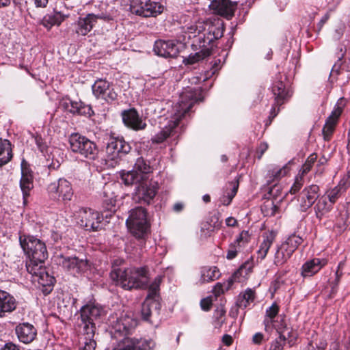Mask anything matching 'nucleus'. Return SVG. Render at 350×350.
I'll list each match as a JSON object with an SVG mask.
<instances>
[{
    "mask_svg": "<svg viewBox=\"0 0 350 350\" xmlns=\"http://www.w3.org/2000/svg\"><path fill=\"white\" fill-rule=\"evenodd\" d=\"M137 321L131 314H122L111 324L112 336L115 338L122 336L116 348L113 350H152L155 342L142 338L131 337L129 335L136 327Z\"/></svg>",
    "mask_w": 350,
    "mask_h": 350,
    "instance_id": "nucleus-1",
    "label": "nucleus"
},
{
    "mask_svg": "<svg viewBox=\"0 0 350 350\" xmlns=\"http://www.w3.org/2000/svg\"><path fill=\"white\" fill-rule=\"evenodd\" d=\"M200 95L201 90L200 88L185 90L180 94V100L174 107L175 113L172 120H170L167 125L165 126L158 133L152 137V143L161 144L173 135L180 119L186 113L189 111L195 103L201 100Z\"/></svg>",
    "mask_w": 350,
    "mask_h": 350,
    "instance_id": "nucleus-2",
    "label": "nucleus"
},
{
    "mask_svg": "<svg viewBox=\"0 0 350 350\" xmlns=\"http://www.w3.org/2000/svg\"><path fill=\"white\" fill-rule=\"evenodd\" d=\"M122 262V260H115L112 265L110 278L116 282V285L125 290L146 288L150 279L148 269L146 267L126 269L118 267Z\"/></svg>",
    "mask_w": 350,
    "mask_h": 350,
    "instance_id": "nucleus-3",
    "label": "nucleus"
},
{
    "mask_svg": "<svg viewBox=\"0 0 350 350\" xmlns=\"http://www.w3.org/2000/svg\"><path fill=\"white\" fill-rule=\"evenodd\" d=\"M224 29L211 21H199L185 27V33L189 38L198 37L200 46L210 45L213 41L222 37Z\"/></svg>",
    "mask_w": 350,
    "mask_h": 350,
    "instance_id": "nucleus-4",
    "label": "nucleus"
},
{
    "mask_svg": "<svg viewBox=\"0 0 350 350\" xmlns=\"http://www.w3.org/2000/svg\"><path fill=\"white\" fill-rule=\"evenodd\" d=\"M126 224L134 237L137 239H145L150 229L147 210L142 206L131 209Z\"/></svg>",
    "mask_w": 350,
    "mask_h": 350,
    "instance_id": "nucleus-5",
    "label": "nucleus"
},
{
    "mask_svg": "<svg viewBox=\"0 0 350 350\" xmlns=\"http://www.w3.org/2000/svg\"><path fill=\"white\" fill-rule=\"evenodd\" d=\"M19 241L21 247L28 258H32L37 262L45 261L48 258V252L45 243L32 235L20 234Z\"/></svg>",
    "mask_w": 350,
    "mask_h": 350,
    "instance_id": "nucleus-6",
    "label": "nucleus"
},
{
    "mask_svg": "<svg viewBox=\"0 0 350 350\" xmlns=\"http://www.w3.org/2000/svg\"><path fill=\"white\" fill-rule=\"evenodd\" d=\"M70 148L73 152L84 158L94 160L98 154L96 145L92 141L79 133H73L69 137Z\"/></svg>",
    "mask_w": 350,
    "mask_h": 350,
    "instance_id": "nucleus-7",
    "label": "nucleus"
},
{
    "mask_svg": "<svg viewBox=\"0 0 350 350\" xmlns=\"http://www.w3.org/2000/svg\"><path fill=\"white\" fill-rule=\"evenodd\" d=\"M134 184H137V186L132 195L133 202L146 205L152 204L159 189L157 183L148 180H140Z\"/></svg>",
    "mask_w": 350,
    "mask_h": 350,
    "instance_id": "nucleus-8",
    "label": "nucleus"
},
{
    "mask_svg": "<svg viewBox=\"0 0 350 350\" xmlns=\"http://www.w3.org/2000/svg\"><path fill=\"white\" fill-rule=\"evenodd\" d=\"M152 172V167L149 163L142 157L138 158L134 165L133 169L126 172H122L121 178L126 185H131L140 180H149V175Z\"/></svg>",
    "mask_w": 350,
    "mask_h": 350,
    "instance_id": "nucleus-9",
    "label": "nucleus"
},
{
    "mask_svg": "<svg viewBox=\"0 0 350 350\" xmlns=\"http://www.w3.org/2000/svg\"><path fill=\"white\" fill-rule=\"evenodd\" d=\"M302 241L303 239L299 236L296 234L289 236L278 247L274 256V264L280 266L286 262Z\"/></svg>",
    "mask_w": 350,
    "mask_h": 350,
    "instance_id": "nucleus-10",
    "label": "nucleus"
},
{
    "mask_svg": "<svg viewBox=\"0 0 350 350\" xmlns=\"http://www.w3.org/2000/svg\"><path fill=\"white\" fill-rule=\"evenodd\" d=\"M79 225L86 230L97 231L100 228L102 217L91 208H82L78 213Z\"/></svg>",
    "mask_w": 350,
    "mask_h": 350,
    "instance_id": "nucleus-11",
    "label": "nucleus"
},
{
    "mask_svg": "<svg viewBox=\"0 0 350 350\" xmlns=\"http://www.w3.org/2000/svg\"><path fill=\"white\" fill-rule=\"evenodd\" d=\"M48 191L51 196L62 201H70L73 196L71 183L65 178H59L48 186Z\"/></svg>",
    "mask_w": 350,
    "mask_h": 350,
    "instance_id": "nucleus-12",
    "label": "nucleus"
},
{
    "mask_svg": "<svg viewBox=\"0 0 350 350\" xmlns=\"http://www.w3.org/2000/svg\"><path fill=\"white\" fill-rule=\"evenodd\" d=\"M26 263L27 271L33 276L38 277V282L41 285L51 286L55 282V278L49 275L45 271L44 261L37 262L32 258Z\"/></svg>",
    "mask_w": 350,
    "mask_h": 350,
    "instance_id": "nucleus-13",
    "label": "nucleus"
},
{
    "mask_svg": "<svg viewBox=\"0 0 350 350\" xmlns=\"http://www.w3.org/2000/svg\"><path fill=\"white\" fill-rule=\"evenodd\" d=\"M57 263L74 275L85 271L89 267V262L86 259H80L76 256H59L57 257Z\"/></svg>",
    "mask_w": 350,
    "mask_h": 350,
    "instance_id": "nucleus-14",
    "label": "nucleus"
},
{
    "mask_svg": "<svg viewBox=\"0 0 350 350\" xmlns=\"http://www.w3.org/2000/svg\"><path fill=\"white\" fill-rule=\"evenodd\" d=\"M131 147L123 138L111 137L106 147L108 159L116 161L130 152Z\"/></svg>",
    "mask_w": 350,
    "mask_h": 350,
    "instance_id": "nucleus-15",
    "label": "nucleus"
},
{
    "mask_svg": "<svg viewBox=\"0 0 350 350\" xmlns=\"http://www.w3.org/2000/svg\"><path fill=\"white\" fill-rule=\"evenodd\" d=\"M92 92L97 98L111 102L117 98L118 94L111 84L105 79H98L92 87Z\"/></svg>",
    "mask_w": 350,
    "mask_h": 350,
    "instance_id": "nucleus-16",
    "label": "nucleus"
},
{
    "mask_svg": "<svg viewBox=\"0 0 350 350\" xmlns=\"http://www.w3.org/2000/svg\"><path fill=\"white\" fill-rule=\"evenodd\" d=\"M319 197V187L317 185H312L305 187L299 196L298 201L301 211H306L310 208Z\"/></svg>",
    "mask_w": 350,
    "mask_h": 350,
    "instance_id": "nucleus-17",
    "label": "nucleus"
},
{
    "mask_svg": "<svg viewBox=\"0 0 350 350\" xmlns=\"http://www.w3.org/2000/svg\"><path fill=\"white\" fill-rule=\"evenodd\" d=\"M237 5V3L230 0H212L209 8L215 14L230 19L234 16Z\"/></svg>",
    "mask_w": 350,
    "mask_h": 350,
    "instance_id": "nucleus-18",
    "label": "nucleus"
},
{
    "mask_svg": "<svg viewBox=\"0 0 350 350\" xmlns=\"http://www.w3.org/2000/svg\"><path fill=\"white\" fill-rule=\"evenodd\" d=\"M154 53L163 57H176L179 53L177 43L174 40H159L154 45Z\"/></svg>",
    "mask_w": 350,
    "mask_h": 350,
    "instance_id": "nucleus-19",
    "label": "nucleus"
},
{
    "mask_svg": "<svg viewBox=\"0 0 350 350\" xmlns=\"http://www.w3.org/2000/svg\"><path fill=\"white\" fill-rule=\"evenodd\" d=\"M122 118L124 124L135 131L144 130L146 127V123L133 108L123 111Z\"/></svg>",
    "mask_w": 350,
    "mask_h": 350,
    "instance_id": "nucleus-20",
    "label": "nucleus"
},
{
    "mask_svg": "<svg viewBox=\"0 0 350 350\" xmlns=\"http://www.w3.org/2000/svg\"><path fill=\"white\" fill-rule=\"evenodd\" d=\"M98 19L107 20L108 17L103 14L97 15L88 14L83 18H79L76 29L77 33L81 36H86L90 32Z\"/></svg>",
    "mask_w": 350,
    "mask_h": 350,
    "instance_id": "nucleus-21",
    "label": "nucleus"
},
{
    "mask_svg": "<svg viewBox=\"0 0 350 350\" xmlns=\"http://www.w3.org/2000/svg\"><path fill=\"white\" fill-rule=\"evenodd\" d=\"M20 187L23 193L24 204L30 195V191L33 188V176L32 171L23 162L21 164V178Z\"/></svg>",
    "mask_w": 350,
    "mask_h": 350,
    "instance_id": "nucleus-22",
    "label": "nucleus"
},
{
    "mask_svg": "<svg viewBox=\"0 0 350 350\" xmlns=\"http://www.w3.org/2000/svg\"><path fill=\"white\" fill-rule=\"evenodd\" d=\"M342 109L339 106H336L331 114L327 117L322 129V133L325 141H329L334 133L338 119Z\"/></svg>",
    "mask_w": 350,
    "mask_h": 350,
    "instance_id": "nucleus-23",
    "label": "nucleus"
},
{
    "mask_svg": "<svg viewBox=\"0 0 350 350\" xmlns=\"http://www.w3.org/2000/svg\"><path fill=\"white\" fill-rule=\"evenodd\" d=\"M15 332L18 340L25 344L31 342L37 336V329L29 323L18 324L15 328Z\"/></svg>",
    "mask_w": 350,
    "mask_h": 350,
    "instance_id": "nucleus-24",
    "label": "nucleus"
},
{
    "mask_svg": "<svg viewBox=\"0 0 350 350\" xmlns=\"http://www.w3.org/2000/svg\"><path fill=\"white\" fill-rule=\"evenodd\" d=\"M161 304L159 300L146 299L142 307V316L144 320L152 322V318L157 319L160 314Z\"/></svg>",
    "mask_w": 350,
    "mask_h": 350,
    "instance_id": "nucleus-25",
    "label": "nucleus"
},
{
    "mask_svg": "<svg viewBox=\"0 0 350 350\" xmlns=\"http://www.w3.org/2000/svg\"><path fill=\"white\" fill-rule=\"evenodd\" d=\"M103 312L100 306L94 304H89L83 306L80 310V319L79 320L95 323Z\"/></svg>",
    "mask_w": 350,
    "mask_h": 350,
    "instance_id": "nucleus-26",
    "label": "nucleus"
},
{
    "mask_svg": "<svg viewBox=\"0 0 350 350\" xmlns=\"http://www.w3.org/2000/svg\"><path fill=\"white\" fill-rule=\"evenodd\" d=\"M16 308V301L9 293L0 290V318L5 316L6 313L13 312Z\"/></svg>",
    "mask_w": 350,
    "mask_h": 350,
    "instance_id": "nucleus-27",
    "label": "nucleus"
},
{
    "mask_svg": "<svg viewBox=\"0 0 350 350\" xmlns=\"http://www.w3.org/2000/svg\"><path fill=\"white\" fill-rule=\"evenodd\" d=\"M327 260L324 258H313L306 262L301 267V275L304 278L310 277L317 273L327 264Z\"/></svg>",
    "mask_w": 350,
    "mask_h": 350,
    "instance_id": "nucleus-28",
    "label": "nucleus"
},
{
    "mask_svg": "<svg viewBox=\"0 0 350 350\" xmlns=\"http://www.w3.org/2000/svg\"><path fill=\"white\" fill-rule=\"evenodd\" d=\"M64 107L71 113L75 115L91 116L93 113L90 106L85 105L81 100H71L64 103Z\"/></svg>",
    "mask_w": 350,
    "mask_h": 350,
    "instance_id": "nucleus-29",
    "label": "nucleus"
},
{
    "mask_svg": "<svg viewBox=\"0 0 350 350\" xmlns=\"http://www.w3.org/2000/svg\"><path fill=\"white\" fill-rule=\"evenodd\" d=\"M77 329L79 339L90 340L91 338H94L96 323L78 320Z\"/></svg>",
    "mask_w": 350,
    "mask_h": 350,
    "instance_id": "nucleus-30",
    "label": "nucleus"
},
{
    "mask_svg": "<svg viewBox=\"0 0 350 350\" xmlns=\"http://www.w3.org/2000/svg\"><path fill=\"white\" fill-rule=\"evenodd\" d=\"M276 233L273 231H269L262 234V241L260 245V247L257 252L258 258L260 260L265 259L269 248L275 241Z\"/></svg>",
    "mask_w": 350,
    "mask_h": 350,
    "instance_id": "nucleus-31",
    "label": "nucleus"
},
{
    "mask_svg": "<svg viewBox=\"0 0 350 350\" xmlns=\"http://www.w3.org/2000/svg\"><path fill=\"white\" fill-rule=\"evenodd\" d=\"M272 92L275 96L274 105L280 106L290 96L288 92L286 90L285 85L282 81H276L273 87Z\"/></svg>",
    "mask_w": 350,
    "mask_h": 350,
    "instance_id": "nucleus-32",
    "label": "nucleus"
},
{
    "mask_svg": "<svg viewBox=\"0 0 350 350\" xmlns=\"http://www.w3.org/2000/svg\"><path fill=\"white\" fill-rule=\"evenodd\" d=\"M116 187L113 185H106L104 187V199L103 203L106 209L110 211H115L116 205L117 201V196L116 195L114 188Z\"/></svg>",
    "mask_w": 350,
    "mask_h": 350,
    "instance_id": "nucleus-33",
    "label": "nucleus"
},
{
    "mask_svg": "<svg viewBox=\"0 0 350 350\" xmlns=\"http://www.w3.org/2000/svg\"><path fill=\"white\" fill-rule=\"evenodd\" d=\"M12 144L9 140L0 138V167L8 163L12 159Z\"/></svg>",
    "mask_w": 350,
    "mask_h": 350,
    "instance_id": "nucleus-34",
    "label": "nucleus"
},
{
    "mask_svg": "<svg viewBox=\"0 0 350 350\" xmlns=\"http://www.w3.org/2000/svg\"><path fill=\"white\" fill-rule=\"evenodd\" d=\"M278 312L279 306L275 303H273L271 306L267 309L265 317L263 321L265 325V329L266 331H269V329L271 327L275 328V325L281 326V325L277 324L274 320V319L277 317Z\"/></svg>",
    "mask_w": 350,
    "mask_h": 350,
    "instance_id": "nucleus-35",
    "label": "nucleus"
},
{
    "mask_svg": "<svg viewBox=\"0 0 350 350\" xmlns=\"http://www.w3.org/2000/svg\"><path fill=\"white\" fill-rule=\"evenodd\" d=\"M219 271L216 267H203L200 271V282H210L219 278Z\"/></svg>",
    "mask_w": 350,
    "mask_h": 350,
    "instance_id": "nucleus-36",
    "label": "nucleus"
},
{
    "mask_svg": "<svg viewBox=\"0 0 350 350\" xmlns=\"http://www.w3.org/2000/svg\"><path fill=\"white\" fill-rule=\"evenodd\" d=\"M66 16L61 12H55L53 14H47L42 20V25L48 30L54 25L59 26L65 19Z\"/></svg>",
    "mask_w": 350,
    "mask_h": 350,
    "instance_id": "nucleus-37",
    "label": "nucleus"
},
{
    "mask_svg": "<svg viewBox=\"0 0 350 350\" xmlns=\"http://www.w3.org/2000/svg\"><path fill=\"white\" fill-rule=\"evenodd\" d=\"M332 208V204H328L327 198L322 196L317 199V202L314 207L315 215L321 219L324 215L328 213Z\"/></svg>",
    "mask_w": 350,
    "mask_h": 350,
    "instance_id": "nucleus-38",
    "label": "nucleus"
},
{
    "mask_svg": "<svg viewBox=\"0 0 350 350\" xmlns=\"http://www.w3.org/2000/svg\"><path fill=\"white\" fill-rule=\"evenodd\" d=\"M208 45L202 46V49L200 51L196 52L194 54L189 55L188 57L184 59L183 63L185 65H192L209 56L211 54V50L208 47Z\"/></svg>",
    "mask_w": 350,
    "mask_h": 350,
    "instance_id": "nucleus-39",
    "label": "nucleus"
},
{
    "mask_svg": "<svg viewBox=\"0 0 350 350\" xmlns=\"http://www.w3.org/2000/svg\"><path fill=\"white\" fill-rule=\"evenodd\" d=\"M255 291L251 288H247L239 295L237 305L239 308L245 309L251 303L254 301Z\"/></svg>",
    "mask_w": 350,
    "mask_h": 350,
    "instance_id": "nucleus-40",
    "label": "nucleus"
},
{
    "mask_svg": "<svg viewBox=\"0 0 350 350\" xmlns=\"http://www.w3.org/2000/svg\"><path fill=\"white\" fill-rule=\"evenodd\" d=\"M275 329L279 334V337L271 343L270 350H282L286 341L284 329H288L283 323H281V326L275 325Z\"/></svg>",
    "mask_w": 350,
    "mask_h": 350,
    "instance_id": "nucleus-41",
    "label": "nucleus"
},
{
    "mask_svg": "<svg viewBox=\"0 0 350 350\" xmlns=\"http://www.w3.org/2000/svg\"><path fill=\"white\" fill-rule=\"evenodd\" d=\"M146 8H148V12L150 13L149 17H155L163 11V6L161 3L150 0L142 1V9L145 10Z\"/></svg>",
    "mask_w": 350,
    "mask_h": 350,
    "instance_id": "nucleus-42",
    "label": "nucleus"
},
{
    "mask_svg": "<svg viewBox=\"0 0 350 350\" xmlns=\"http://www.w3.org/2000/svg\"><path fill=\"white\" fill-rule=\"evenodd\" d=\"M130 11L132 14H135L139 16L149 17L150 13L148 12V8L144 10L142 9L141 0H131L130 2Z\"/></svg>",
    "mask_w": 350,
    "mask_h": 350,
    "instance_id": "nucleus-43",
    "label": "nucleus"
},
{
    "mask_svg": "<svg viewBox=\"0 0 350 350\" xmlns=\"http://www.w3.org/2000/svg\"><path fill=\"white\" fill-rule=\"evenodd\" d=\"M229 185L230 186V191L227 192L226 195H224L220 199L221 204L224 206H228L230 204L233 198L237 194L238 187H239L238 181L232 182V183H229Z\"/></svg>",
    "mask_w": 350,
    "mask_h": 350,
    "instance_id": "nucleus-44",
    "label": "nucleus"
},
{
    "mask_svg": "<svg viewBox=\"0 0 350 350\" xmlns=\"http://www.w3.org/2000/svg\"><path fill=\"white\" fill-rule=\"evenodd\" d=\"M345 190V188L343 187L342 183L340 182L337 186L326 192V198L329 200V203L333 205Z\"/></svg>",
    "mask_w": 350,
    "mask_h": 350,
    "instance_id": "nucleus-45",
    "label": "nucleus"
},
{
    "mask_svg": "<svg viewBox=\"0 0 350 350\" xmlns=\"http://www.w3.org/2000/svg\"><path fill=\"white\" fill-rule=\"evenodd\" d=\"M160 282V279L156 278L153 281V282L148 286V294L146 299L158 300L157 297L158 295V292L159 291Z\"/></svg>",
    "mask_w": 350,
    "mask_h": 350,
    "instance_id": "nucleus-46",
    "label": "nucleus"
},
{
    "mask_svg": "<svg viewBox=\"0 0 350 350\" xmlns=\"http://www.w3.org/2000/svg\"><path fill=\"white\" fill-rule=\"evenodd\" d=\"M262 213L266 216H274L278 211V207L276 206L273 201H266L261 207Z\"/></svg>",
    "mask_w": 350,
    "mask_h": 350,
    "instance_id": "nucleus-47",
    "label": "nucleus"
},
{
    "mask_svg": "<svg viewBox=\"0 0 350 350\" xmlns=\"http://www.w3.org/2000/svg\"><path fill=\"white\" fill-rule=\"evenodd\" d=\"M317 159V155L315 153L311 154L306 159L304 164L302 165L300 170V174L303 176L306 174L312 168L313 164Z\"/></svg>",
    "mask_w": 350,
    "mask_h": 350,
    "instance_id": "nucleus-48",
    "label": "nucleus"
},
{
    "mask_svg": "<svg viewBox=\"0 0 350 350\" xmlns=\"http://www.w3.org/2000/svg\"><path fill=\"white\" fill-rule=\"evenodd\" d=\"M79 350H95L96 342L94 338L90 340L79 339Z\"/></svg>",
    "mask_w": 350,
    "mask_h": 350,
    "instance_id": "nucleus-49",
    "label": "nucleus"
},
{
    "mask_svg": "<svg viewBox=\"0 0 350 350\" xmlns=\"http://www.w3.org/2000/svg\"><path fill=\"white\" fill-rule=\"evenodd\" d=\"M304 183V176L301 174H299L295 177V182L290 189V193L292 194H295L298 192L301 188L303 187Z\"/></svg>",
    "mask_w": 350,
    "mask_h": 350,
    "instance_id": "nucleus-50",
    "label": "nucleus"
},
{
    "mask_svg": "<svg viewBox=\"0 0 350 350\" xmlns=\"http://www.w3.org/2000/svg\"><path fill=\"white\" fill-rule=\"evenodd\" d=\"M288 171V167L286 166H284L280 169L274 168L269 171V174L271 177H273V180H278L287 174Z\"/></svg>",
    "mask_w": 350,
    "mask_h": 350,
    "instance_id": "nucleus-51",
    "label": "nucleus"
},
{
    "mask_svg": "<svg viewBox=\"0 0 350 350\" xmlns=\"http://www.w3.org/2000/svg\"><path fill=\"white\" fill-rule=\"evenodd\" d=\"M250 234L247 231H242L237 239L234 241L235 243H237L239 247H241V243L245 244L249 241Z\"/></svg>",
    "mask_w": 350,
    "mask_h": 350,
    "instance_id": "nucleus-52",
    "label": "nucleus"
},
{
    "mask_svg": "<svg viewBox=\"0 0 350 350\" xmlns=\"http://www.w3.org/2000/svg\"><path fill=\"white\" fill-rule=\"evenodd\" d=\"M239 246L237 245V243H235L234 242L233 243H231L229 246V249L227 252L226 258L228 260H232L234 258L236 257L238 252V249H239Z\"/></svg>",
    "mask_w": 350,
    "mask_h": 350,
    "instance_id": "nucleus-53",
    "label": "nucleus"
},
{
    "mask_svg": "<svg viewBox=\"0 0 350 350\" xmlns=\"http://www.w3.org/2000/svg\"><path fill=\"white\" fill-rule=\"evenodd\" d=\"M297 338V334L293 329L289 330L287 333V336H286V341H287L290 347H292L295 345Z\"/></svg>",
    "mask_w": 350,
    "mask_h": 350,
    "instance_id": "nucleus-54",
    "label": "nucleus"
},
{
    "mask_svg": "<svg viewBox=\"0 0 350 350\" xmlns=\"http://www.w3.org/2000/svg\"><path fill=\"white\" fill-rule=\"evenodd\" d=\"M212 306V300L209 297L204 298L200 301V306L204 311H208Z\"/></svg>",
    "mask_w": 350,
    "mask_h": 350,
    "instance_id": "nucleus-55",
    "label": "nucleus"
},
{
    "mask_svg": "<svg viewBox=\"0 0 350 350\" xmlns=\"http://www.w3.org/2000/svg\"><path fill=\"white\" fill-rule=\"evenodd\" d=\"M263 339L264 335L260 332H257L252 337V342L254 345H260Z\"/></svg>",
    "mask_w": 350,
    "mask_h": 350,
    "instance_id": "nucleus-56",
    "label": "nucleus"
},
{
    "mask_svg": "<svg viewBox=\"0 0 350 350\" xmlns=\"http://www.w3.org/2000/svg\"><path fill=\"white\" fill-rule=\"evenodd\" d=\"M343 272L340 270H336L335 273V279L333 281V284L334 286H338L340 282V278L342 276Z\"/></svg>",
    "mask_w": 350,
    "mask_h": 350,
    "instance_id": "nucleus-57",
    "label": "nucleus"
},
{
    "mask_svg": "<svg viewBox=\"0 0 350 350\" xmlns=\"http://www.w3.org/2000/svg\"><path fill=\"white\" fill-rule=\"evenodd\" d=\"M1 350H20L19 347L12 342L6 343Z\"/></svg>",
    "mask_w": 350,
    "mask_h": 350,
    "instance_id": "nucleus-58",
    "label": "nucleus"
},
{
    "mask_svg": "<svg viewBox=\"0 0 350 350\" xmlns=\"http://www.w3.org/2000/svg\"><path fill=\"white\" fill-rule=\"evenodd\" d=\"M36 142L40 150L43 152L46 148V144H44L42 138L40 137H36Z\"/></svg>",
    "mask_w": 350,
    "mask_h": 350,
    "instance_id": "nucleus-59",
    "label": "nucleus"
},
{
    "mask_svg": "<svg viewBox=\"0 0 350 350\" xmlns=\"http://www.w3.org/2000/svg\"><path fill=\"white\" fill-rule=\"evenodd\" d=\"M331 350H350V343H348L343 347H340L338 343L334 342L332 345Z\"/></svg>",
    "mask_w": 350,
    "mask_h": 350,
    "instance_id": "nucleus-60",
    "label": "nucleus"
},
{
    "mask_svg": "<svg viewBox=\"0 0 350 350\" xmlns=\"http://www.w3.org/2000/svg\"><path fill=\"white\" fill-rule=\"evenodd\" d=\"M33 2L36 8H44L46 7L49 0H33Z\"/></svg>",
    "mask_w": 350,
    "mask_h": 350,
    "instance_id": "nucleus-61",
    "label": "nucleus"
},
{
    "mask_svg": "<svg viewBox=\"0 0 350 350\" xmlns=\"http://www.w3.org/2000/svg\"><path fill=\"white\" fill-rule=\"evenodd\" d=\"M267 148L268 145L266 143L260 144L258 150V153H260L259 155L258 156V159H260L262 157V154L267 150Z\"/></svg>",
    "mask_w": 350,
    "mask_h": 350,
    "instance_id": "nucleus-62",
    "label": "nucleus"
},
{
    "mask_svg": "<svg viewBox=\"0 0 350 350\" xmlns=\"http://www.w3.org/2000/svg\"><path fill=\"white\" fill-rule=\"evenodd\" d=\"M237 224V219L232 217H229L226 219V224L229 227H234Z\"/></svg>",
    "mask_w": 350,
    "mask_h": 350,
    "instance_id": "nucleus-63",
    "label": "nucleus"
},
{
    "mask_svg": "<svg viewBox=\"0 0 350 350\" xmlns=\"http://www.w3.org/2000/svg\"><path fill=\"white\" fill-rule=\"evenodd\" d=\"M329 14L327 12L326 13L323 17L321 19V21H319V24H318V28H319V31H320L323 25L328 21V19L329 18Z\"/></svg>",
    "mask_w": 350,
    "mask_h": 350,
    "instance_id": "nucleus-64",
    "label": "nucleus"
}]
</instances>
